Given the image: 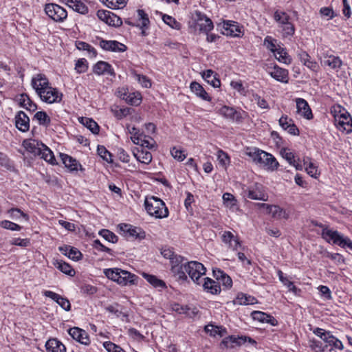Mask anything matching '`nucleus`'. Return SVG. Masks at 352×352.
Segmentation results:
<instances>
[{
	"label": "nucleus",
	"mask_w": 352,
	"mask_h": 352,
	"mask_svg": "<svg viewBox=\"0 0 352 352\" xmlns=\"http://www.w3.org/2000/svg\"><path fill=\"white\" fill-rule=\"evenodd\" d=\"M246 337H235L234 336H230L224 338L221 343V346L226 348H233L234 344L241 345L246 341Z\"/></svg>",
	"instance_id": "nucleus-29"
},
{
	"label": "nucleus",
	"mask_w": 352,
	"mask_h": 352,
	"mask_svg": "<svg viewBox=\"0 0 352 352\" xmlns=\"http://www.w3.org/2000/svg\"><path fill=\"white\" fill-rule=\"evenodd\" d=\"M274 52L278 61L285 64H289L291 63L292 59L285 49L279 46L278 48H275Z\"/></svg>",
	"instance_id": "nucleus-37"
},
{
	"label": "nucleus",
	"mask_w": 352,
	"mask_h": 352,
	"mask_svg": "<svg viewBox=\"0 0 352 352\" xmlns=\"http://www.w3.org/2000/svg\"><path fill=\"white\" fill-rule=\"evenodd\" d=\"M120 229L125 234V236L127 239L135 238V239H144L145 237V232L142 230L141 228L133 227L129 224H122Z\"/></svg>",
	"instance_id": "nucleus-14"
},
{
	"label": "nucleus",
	"mask_w": 352,
	"mask_h": 352,
	"mask_svg": "<svg viewBox=\"0 0 352 352\" xmlns=\"http://www.w3.org/2000/svg\"><path fill=\"white\" fill-rule=\"evenodd\" d=\"M134 156L139 162L146 164H149L152 160V155L148 151H142L139 155L134 154Z\"/></svg>",
	"instance_id": "nucleus-53"
},
{
	"label": "nucleus",
	"mask_w": 352,
	"mask_h": 352,
	"mask_svg": "<svg viewBox=\"0 0 352 352\" xmlns=\"http://www.w3.org/2000/svg\"><path fill=\"white\" fill-rule=\"evenodd\" d=\"M259 208L265 210L267 214H272L273 218L280 219H287L289 217V213L285 210L276 205H270L264 203H258L256 204Z\"/></svg>",
	"instance_id": "nucleus-11"
},
{
	"label": "nucleus",
	"mask_w": 352,
	"mask_h": 352,
	"mask_svg": "<svg viewBox=\"0 0 352 352\" xmlns=\"http://www.w3.org/2000/svg\"><path fill=\"white\" fill-rule=\"evenodd\" d=\"M45 348L47 352H65V345L56 338H52L47 341Z\"/></svg>",
	"instance_id": "nucleus-26"
},
{
	"label": "nucleus",
	"mask_w": 352,
	"mask_h": 352,
	"mask_svg": "<svg viewBox=\"0 0 352 352\" xmlns=\"http://www.w3.org/2000/svg\"><path fill=\"white\" fill-rule=\"evenodd\" d=\"M100 46L107 51L123 52L126 50V45L117 41H106L101 39Z\"/></svg>",
	"instance_id": "nucleus-16"
},
{
	"label": "nucleus",
	"mask_w": 352,
	"mask_h": 352,
	"mask_svg": "<svg viewBox=\"0 0 352 352\" xmlns=\"http://www.w3.org/2000/svg\"><path fill=\"white\" fill-rule=\"evenodd\" d=\"M81 252L76 248L72 247L68 252V257L73 261H79L82 257Z\"/></svg>",
	"instance_id": "nucleus-64"
},
{
	"label": "nucleus",
	"mask_w": 352,
	"mask_h": 352,
	"mask_svg": "<svg viewBox=\"0 0 352 352\" xmlns=\"http://www.w3.org/2000/svg\"><path fill=\"white\" fill-rule=\"evenodd\" d=\"M192 21L195 30L208 34L213 28L214 25L212 20L204 13L196 10L192 15Z\"/></svg>",
	"instance_id": "nucleus-6"
},
{
	"label": "nucleus",
	"mask_w": 352,
	"mask_h": 352,
	"mask_svg": "<svg viewBox=\"0 0 352 352\" xmlns=\"http://www.w3.org/2000/svg\"><path fill=\"white\" fill-rule=\"evenodd\" d=\"M111 9H119L124 7L127 0H100Z\"/></svg>",
	"instance_id": "nucleus-44"
},
{
	"label": "nucleus",
	"mask_w": 352,
	"mask_h": 352,
	"mask_svg": "<svg viewBox=\"0 0 352 352\" xmlns=\"http://www.w3.org/2000/svg\"><path fill=\"white\" fill-rule=\"evenodd\" d=\"M144 206L147 212L156 218L162 219L168 215V210L165 204L157 197L146 198Z\"/></svg>",
	"instance_id": "nucleus-2"
},
{
	"label": "nucleus",
	"mask_w": 352,
	"mask_h": 352,
	"mask_svg": "<svg viewBox=\"0 0 352 352\" xmlns=\"http://www.w3.org/2000/svg\"><path fill=\"white\" fill-rule=\"evenodd\" d=\"M0 226L7 230L12 231H19L21 229V226L8 220H3L0 222Z\"/></svg>",
	"instance_id": "nucleus-56"
},
{
	"label": "nucleus",
	"mask_w": 352,
	"mask_h": 352,
	"mask_svg": "<svg viewBox=\"0 0 352 352\" xmlns=\"http://www.w3.org/2000/svg\"><path fill=\"white\" fill-rule=\"evenodd\" d=\"M219 113L227 119L240 122L242 120L241 113L232 107L223 106L219 109Z\"/></svg>",
	"instance_id": "nucleus-23"
},
{
	"label": "nucleus",
	"mask_w": 352,
	"mask_h": 352,
	"mask_svg": "<svg viewBox=\"0 0 352 352\" xmlns=\"http://www.w3.org/2000/svg\"><path fill=\"white\" fill-rule=\"evenodd\" d=\"M108 16L109 18L107 24L115 27H119L122 25V22L121 19L115 14L110 12L109 16Z\"/></svg>",
	"instance_id": "nucleus-60"
},
{
	"label": "nucleus",
	"mask_w": 352,
	"mask_h": 352,
	"mask_svg": "<svg viewBox=\"0 0 352 352\" xmlns=\"http://www.w3.org/2000/svg\"><path fill=\"white\" fill-rule=\"evenodd\" d=\"M190 90L199 98L206 101H210L211 98L204 87L197 82H192L190 85Z\"/></svg>",
	"instance_id": "nucleus-28"
},
{
	"label": "nucleus",
	"mask_w": 352,
	"mask_h": 352,
	"mask_svg": "<svg viewBox=\"0 0 352 352\" xmlns=\"http://www.w3.org/2000/svg\"><path fill=\"white\" fill-rule=\"evenodd\" d=\"M131 110V108H120L118 106L112 107L111 109L113 115L118 120H121L130 114Z\"/></svg>",
	"instance_id": "nucleus-40"
},
{
	"label": "nucleus",
	"mask_w": 352,
	"mask_h": 352,
	"mask_svg": "<svg viewBox=\"0 0 352 352\" xmlns=\"http://www.w3.org/2000/svg\"><path fill=\"white\" fill-rule=\"evenodd\" d=\"M135 79L140 82L142 87L148 88L151 86V80L144 75L138 74L135 71L132 72Z\"/></svg>",
	"instance_id": "nucleus-49"
},
{
	"label": "nucleus",
	"mask_w": 352,
	"mask_h": 352,
	"mask_svg": "<svg viewBox=\"0 0 352 352\" xmlns=\"http://www.w3.org/2000/svg\"><path fill=\"white\" fill-rule=\"evenodd\" d=\"M76 47L80 50H86L89 52L91 56L95 57L97 54V52L94 47L90 45L89 44L83 42L78 41L76 43Z\"/></svg>",
	"instance_id": "nucleus-47"
},
{
	"label": "nucleus",
	"mask_w": 352,
	"mask_h": 352,
	"mask_svg": "<svg viewBox=\"0 0 352 352\" xmlns=\"http://www.w3.org/2000/svg\"><path fill=\"white\" fill-rule=\"evenodd\" d=\"M54 265L60 270L63 273L67 274L71 276H74L75 275V271L72 269L71 265L65 262L62 261H57Z\"/></svg>",
	"instance_id": "nucleus-42"
},
{
	"label": "nucleus",
	"mask_w": 352,
	"mask_h": 352,
	"mask_svg": "<svg viewBox=\"0 0 352 352\" xmlns=\"http://www.w3.org/2000/svg\"><path fill=\"white\" fill-rule=\"evenodd\" d=\"M33 119L36 120L40 125L44 126H48L51 122L50 118L47 116L46 112L42 111L36 112Z\"/></svg>",
	"instance_id": "nucleus-43"
},
{
	"label": "nucleus",
	"mask_w": 352,
	"mask_h": 352,
	"mask_svg": "<svg viewBox=\"0 0 352 352\" xmlns=\"http://www.w3.org/2000/svg\"><path fill=\"white\" fill-rule=\"evenodd\" d=\"M170 153L171 155L178 161H183L186 158V155L184 153V151L176 147H173L170 150Z\"/></svg>",
	"instance_id": "nucleus-63"
},
{
	"label": "nucleus",
	"mask_w": 352,
	"mask_h": 352,
	"mask_svg": "<svg viewBox=\"0 0 352 352\" xmlns=\"http://www.w3.org/2000/svg\"><path fill=\"white\" fill-rule=\"evenodd\" d=\"M213 276L226 289H229L232 286L231 278L220 269H214L212 271Z\"/></svg>",
	"instance_id": "nucleus-22"
},
{
	"label": "nucleus",
	"mask_w": 352,
	"mask_h": 352,
	"mask_svg": "<svg viewBox=\"0 0 352 352\" xmlns=\"http://www.w3.org/2000/svg\"><path fill=\"white\" fill-rule=\"evenodd\" d=\"M184 267L192 280L199 285L201 283L200 278L205 275L206 272L204 265L197 261H190L184 265Z\"/></svg>",
	"instance_id": "nucleus-7"
},
{
	"label": "nucleus",
	"mask_w": 352,
	"mask_h": 352,
	"mask_svg": "<svg viewBox=\"0 0 352 352\" xmlns=\"http://www.w3.org/2000/svg\"><path fill=\"white\" fill-rule=\"evenodd\" d=\"M171 272L179 280L182 282L187 280L188 277L186 274L187 272L184 270V265H173L171 267Z\"/></svg>",
	"instance_id": "nucleus-36"
},
{
	"label": "nucleus",
	"mask_w": 352,
	"mask_h": 352,
	"mask_svg": "<svg viewBox=\"0 0 352 352\" xmlns=\"http://www.w3.org/2000/svg\"><path fill=\"white\" fill-rule=\"evenodd\" d=\"M309 159L304 160V165H306V171L311 177L316 178L318 173L317 167L311 162H308Z\"/></svg>",
	"instance_id": "nucleus-50"
},
{
	"label": "nucleus",
	"mask_w": 352,
	"mask_h": 352,
	"mask_svg": "<svg viewBox=\"0 0 352 352\" xmlns=\"http://www.w3.org/2000/svg\"><path fill=\"white\" fill-rule=\"evenodd\" d=\"M322 63L325 66L329 67L331 69L338 71L342 65V61L339 56L332 54H326L324 56Z\"/></svg>",
	"instance_id": "nucleus-25"
},
{
	"label": "nucleus",
	"mask_w": 352,
	"mask_h": 352,
	"mask_svg": "<svg viewBox=\"0 0 352 352\" xmlns=\"http://www.w3.org/2000/svg\"><path fill=\"white\" fill-rule=\"evenodd\" d=\"M99 234L109 242L113 243L118 242V237L113 232L109 230L102 229L99 232Z\"/></svg>",
	"instance_id": "nucleus-46"
},
{
	"label": "nucleus",
	"mask_w": 352,
	"mask_h": 352,
	"mask_svg": "<svg viewBox=\"0 0 352 352\" xmlns=\"http://www.w3.org/2000/svg\"><path fill=\"white\" fill-rule=\"evenodd\" d=\"M204 283L203 284V287L204 291L212 294H217L220 293L221 287L219 283L210 278H204Z\"/></svg>",
	"instance_id": "nucleus-27"
},
{
	"label": "nucleus",
	"mask_w": 352,
	"mask_h": 352,
	"mask_svg": "<svg viewBox=\"0 0 352 352\" xmlns=\"http://www.w3.org/2000/svg\"><path fill=\"white\" fill-rule=\"evenodd\" d=\"M217 159L219 164L223 167H226V166L230 164V157L228 155L222 150L218 151Z\"/></svg>",
	"instance_id": "nucleus-54"
},
{
	"label": "nucleus",
	"mask_w": 352,
	"mask_h": 352,
	"mask_svg": "<svg viewBox=\"0 0 352 352\" xmlns=\"http://www.w3.org/2000/svg\"><path fill=\"white\" fill-rule=\"evenodd\" d=\"M19 104L20 107L26 109L30 111H35L37 109V105L30 98L29 96L26 94H22L19 98Z\"/></svg>",
	"instance_id": "nucleus-30"
},
{
	"label": "nucleus",
	"mask_w": 352,
	"mask_h": 352,
	"mask_svg": "<svg viewBox=\"0 0 352 352\" xmlns=\"http://www.w3.org/2000/svg\"><path fill=\"white\" fill-rule=\"evenodd\" d=\"M270 75L278 81L282 82H287L288 81V71L278 66L274 67V70L270 72Z\"/></svg>",
	"instance_id": "nucleus-32"
},
{
	"label": "nucleus",
	"mask_w": 352,
	"mask_h": 352,
	"mask_svg": "<svg viewBox=\"0 0 352 352\" xmlns=\"http://www.w3.org/2000/svg\"><path fill=\"white\" fill-rule=\"evenodd\" d=\"M93 72L98 76L106 74L113 77L116 76V73L112 66L109 63L102 60L98 61L94 65Z\"/></svg>",
	"instance_id": "nucleus-15"
},
{
	"label": "nucleus",
	"mask_w": 352,
	"mask_h": 352,
	"mask_svg": "<svg viewBox=\"0 0 352 352\" xmlns=\"http://www.w3.org/2000/svg\"><path fill=\"white\" fill-rule=\"evenodd\" d=\"M88 69L87 61L85 58L78 59L75 65V69L77 73L81 74L85 72Z\"/></svg>",
	"instance_id": "nucleus-59"
},
{
	"label": "nucleus",
	"mask_w": 352,
	"mask_h": 352,
	"mask_svg": "<svg viewBox=\"0 0 352 352\" xmlns=\"http://www.w3.org/2000/svg\"><path fill=\"white\" fill-rule=\"evenodd\" d=\"M31 85L41 100L46 103L59 102L62 100L63 94L56 88L50 86L49 80L43 74L34 75Z\"/></svg>",
	"instance_id": "nucleus-1"
},
{
	"label": "nucleus",
	"mask_w": 352,
	"mask_h": 352,
	"mask_svg": "<svg viewBox=\"0 0 352 352\" xmlns=\"http://www.w3.org/2000/svg\"><path fill=\"white\" fill-rule=\"evenodd\" d=\"M142 276L154 287L164 288L166 287L165 283L154 275L143 273Z\"/></svg>",
	"instance_id": "nucleus-39"
},
{
	"label": "nucleus",
	"mask_w": 352,
	"mask_h": 352,
	"mask_svg": "<svg viewBox=\"0 0 352 352\" xmlns=\"http://www.w3.org/2000/svg\"><path fill=\"white\" fill-rule=\"evenodd\" d=\"M256 302V300L254 297L252 296L246 295L243 293H239L237 295V297L235 300V303L241 305H253Z\"/></svg>",
	"instance_id": "nucleus-38"
},
{
	"label": "nucleus",
	"mask_w": 352,
	"mask_h": 352,
	"mask_svg": "<svg viewBox=\"0 0 352 352\" xmlns=\"http://www.w3.org/2000/svg\"><path fill=\"white\" fill-rule=\"evenodd\" d=\"M223 31L222 33L230 36H239L241 33V28L237 23L231 21H224L223 23Z\"/></svg>",
	"instance_id": "nucleus-21"
},
{
	"label": "nucleus",
	"mask_w": 352,
	"mask_h": 352,
	"mask_svg": "<svg viewBox=\"0 0 352 352\" xmlns=\"http://www.w3.org/2000/svg\"><path fill=\"white\" fill-rule=\"evenodd\" d=\"M103 346L108 352H125V351L119 345H117L110 341L104 342L103 343Z\"/></svg>",
	"instance_id": "nucleus-57"
},
{
	"label": "nucleus",
	"mask_w": 352,
	"mask_h": 352,
	"mask_svg": "<svg viewBox=\"0 0 352 352\" xmlns=\"http://www.w3.org/2000/svg\"><path fill=\"white\" fill-rule=\"evenodd\" d=\"M138 16L139 18V20L141 21L140 23H138L136 25V26H140V28H147L148 26V24L150 23L148 14L145 13V12L143 10H138ZM126 23L135 26V24L129 21H126Z\"/></svg>",
	"instance_id": "nucleus-34"
},
{
	"label": "nucleus",
	"mask_w": 352,
	"mask_h": 352,
	"mask_svg": "<svg viewBox=\"0 0 352 352\" xmlns=\"http://www.w3.org/2000/svg\"><path fill=\"white\" fill-rule=\"evenodd\" d=\"M43 144L41 142H38L35 140H25L23 142V146L29 153H32L34 156H40Z\"/></svg>",
	"instance_id": "nucleus-20"
},
{
	"label": "nucleus",
	"mask_w": 352,
	"mask_h": 352,
	"mask_svg": "<svg viewBox=\"0 0 352 352\" xmlns=\"http://www.w3.org/2000/svg\"><path fill=\"white\" fill-rule=\"evenodd\" d=\"M162 19L166 24H167L173 29L179 30L181 28V24L171 16L164 14L162 16Z\"/></svg>",
	"instance_id": "nucleus-51"
},
{
	"label": "nucleus",
	"mask_w": 352,
	"mask_h": 352,
	"mask_svg": "<svg viewBox=\"0 0 352 352\" xmlns=\"http://www.w3.org/2000/svg\"><path fill=\"white\" fill-rule=\"evenodd\" d=\"M297 112L307 120L313 118L311 109L308 102L303 98H296Z\"/></svg>",
	"instance_id": "nucleus-19"
},
{
	"label": "nucleus",
	"mask_w": 352,
	"mask_h": 352,
	"mask_svg": "<svg viewBox=\"0 0 352 352\" xmlns=\"http://www.w3.org/2000/svg\"><path fill=\"white\" fill-rule=\"evenodd\" d=\"M223 200L224 204H226L227 206L232 207L233 206L236 205V200L231 193L225 192L223 195Z\"/></svg>",
	"instance_id": "nucleus-62"
},
{
	"label": "nucleus",
	"mask_w": 352,
	"mask_h": 352,
	"mask_svg": "<svg viewBox=\"0 0 352 352\" xmlns=\"http://www.w3.org/2000/svg\"><path fill=\"white\" fill-rule=\"evenodd\" d=\"M60 157L65 167L69 168L70 170H77L78 166H80L76 160L67 154L61 153Z\"/></svg>",
	"instance_id": "nucleus-35"
},
{
	"label": "nucleus",
	"mask_w": 352,
	"mask_h": 352,
	"mask_svg": "<svg viewBox=\"0 0 352 352\" xmlns=\"http://www.w3.org/2000/svg\"><path fill=\"white\" fill-rule=\"evenodd\" d=\"M44 295L46 297L50 298L58 304L64 310L69 311L71 309V304L69 300L54 292L45 291Z\"/></svg>",
	"instance_id": "nucleus-18"
},
{
	"label": "nucleus",
	"mask_w": 352,
	"mask_h": 352,
	"mask_svg": "<svg viewBox=\"0 0 352 352\" xmlns=\"http://www.w3.org/2000/svg\"><path fill=\"white\" fill-rule=\"evenodd\" d=\"M128 129H129V133L132 135V136H131L132 142L135 144L139 145L140 144L141 138L143 137V134L140 133L139 129L135 126H132L131 128H129V126Z\"/></svg>",
	"instance_id": "nucleus-48"
},
{
	"label": "nucleus",
	"mask_w": 352,
	"mask_h": 352,
	"mask_svg": "<svg viewBox=\"0 0 352 352\" xmlns=\"http://www.w3.org/2000/svg\"><path fill=\"white\" fill-rule=\"evenodd\" d=\"M278 275L280 280L289 289V290L296 292L297 290L296 287L294 285V283L287 279V278L284 277L283 273L282 271L278 270Z\"/></svg>",
	"instance_id": "nucleus-55"
},
{
	"label": "nucleus",
	"mask_w": 352,
	"mask_h": 352,
	"mask_svg": "<svg viewBox=\"0 0 352 352\" xmlns=\"http://www.w3.org/2000/svg\"><path fill=\"white\" fill-rule=\"evenodd\" d=\"M75 2L76 4L72 5V9L74 11L83 14L88 12V8L84 3L80 0L75 1Z\"/></svg>",
	"instance_id": "nucleus-61"
},
{
	"label": "nucleus",
	"mask_w": 352,
	"mask_h": 352,
	"mask_svg": "<svg viewBox=\"0 0 352 352\" xmlns=\"http://www.w3.org/2000/svg\"><path fill=\"white\" fill-rule=\"evenodd\" d=\"M251 316L254 320H258L261 322H266L272 326H276L278 321L272 316L260 311H254L252 312Z\"/></svg>",
	"instance_id": "nucleus-24"
},
{
	"label": "nucleus",
	"mask_w": 352,
	"mask_h": 352,
	"mask_svg": "<svg viewBox=\"0 0 352 352\" xmlns=\"http://www.w3.org/2000/svg\"><path fill=\"white\" fill-rule=\"evenodd\" d=\"M217 74L212 69H207L202 73L203 78L214 87H219L221 85L220 80L217 77Z\"/></svg>",
	"instance_id": "nucleus-31"
},
{
	"label": "nucleus",
	"mask_w": 352,
	"mask_h": 352,
	"mask_svg": "<svg viewBox=\"0 0 352 352\" xmlns=\"http://www.w3.org/2000/svg\"><path fill=\"white\" fill-rule=\"evenodd\" d=\"M274 19L281 29L283 36H292L295 32L294 24L291 22L290 16L285 12L276 10L274 14Z\"/></svg>",
	"instance_id": "nucleus-5"
},
{
	"label": "nucleus",
	"mask_w": 352,
	"mask_h": 352,
	"mask_svg": "<svg viewBox=\"0 0 352 352\" xmlns=\"http://www.w3.org/2000/svg\"><path fill=\"white\" fill-rule=\"evenodd\" d=\"M243 195L245 197L254 200L267 201L268 197L265 192L263 185L258 183L243 188Z\"/></svg>",
	"instance_id": "nucleus-8"
},
{
	"label": "nucleus",
	"mask_w": 352,
	"mask_h": 352,
	"mask_svg": "<svg viewBox=\"0 0 352 352\" xmlns=\"http://www.w3.org/2000/svg\"><path fill=\"white\" fill-rule=\"evenodd\" d=\"M80 122L89 129L94 134H98L100 131V126L93 119L82 117L79 119Z\"/></svg>",
	"instance_id": "nucleus-33"
},
{
	"label": "nucleus",
	"mask_w": 352,
	"mask_h": 352,
	"mask_svg": "<svg viewBox=\"0 0 352 352\" xmlns=\"http://www.w3.org/2000/svg\"><path fill=\"white\" fill-rule=\"evenodd\" d=\"M343 111V113L334 116L335 124L340 131L349 133L352 131V118L347 111Z\"/></svg>",
	"instance_id": "nucleus-10"
},
{
	"label": "nucleus",
	"mask_w": 352,
	"mask_h": 352,
	"mask_svg": "<svg viewBox=\"0 0 352 352\" xmlns=\"http://www.w3.org/2000/svg\"><path fill=\"white\" fill-rule=\"evenodd\" d=\"M123 99L125 100L128 104L135 106L140 104L141 102V98L136 96L135 93H131L128 95L125 94Z\"/></svg>",
	"instance_id": "nucleus-52"
},
{
	"label": "nucleus",
	"mask_w": 352,
	"mask_h": 352,
	"mask_svg": "<svg viewBox=\"0 0 352 352\" xmlns=\"http://www.w3.org/2000/svg\"><path fill=\"white\" fill-rule=\"evenodd\" d=\"M15 126L22 132H26L30 129V118L26 113L20 111L15 116Z\"/></svg>",
	"instance_id": "nucleus-17"
},
{
	"label": "nucleus",
	"mask_w": 352,
	"mask_h": 352,
	"mask_svg": "<svg viewBox=\"0 0 352 352\" xmlns=\"http://www.w3.org/2000/svg\"><path fill=\"white\" fill-rule=\"evenodd\" d=\"M46 14L56 22H63L67 16V12L60 6L47 3L45 6Z\"/></svg>",
	"instance_id": "nucleus-9"
},
{
	"label": "nucleus",
	"mask_w": 352,
	"mask_h": 352,
	"mask_svg": "<svg viewBox=\"0 0 352 352\" xmlns=\"http://www.w3.org/2000/svg\"><path fill=\"white\" fill-rule=\"evenodd\" d=\"M262 150L256 148H248L246 154L250 156L252 161L257 164L258 162V157L261 155Z\"/></svg>",
	"instance_id": "nucleus-58"
},
{
	"label": "nucleus",
	"mask_w": 352,
	"mask_h": 352,
	"mask_svg": "<svg viewBox=\"0 0 352 352\" xmlns=\"http://www.w3.org/2000/svg\"><path fill=\"white\" fill-rule=\"evenodd\" d=\"M41 146H43V148L40 155L41 158L43 159L51 164H55L56 159L52 151L45 144H42Z\"/></svg>",
	"instance_id": "nucleus-41"
},
{
	"label": "nucleus",
	"mask_w": 352,
	"mask_h": 352,
	"mask_svg": "<svg viewBox=\"0 0 352 352\" xmlns=\"http://www.w3.org/2000/svg\"><path fill=\"white\" fill-rule=\"evenodd\" d=\"M69 334L72 338L84 345H89L90 344V339L88 333L83 329L78 327H72L68 330Z\"/></svg>",
	"instance_id": "nucleus-13"
},
{
	"label": "nucleus",
	"mask_w": 352,
	"mask_h": 352,
	"mask_svg": "<svg viewBox=\"0 0 352 352\" xmlns=\"http://www.w3.org/2000/svg\"><path fill=\"white\" fill-rule=\"evenodd\" d=\"M104 274L109 278L122 285L135 284L138 277L130 272L119 268L105 269Z\"/></svg>",
	"instance_id": "nucleus-3"
},
{
	"label": "nucleus",
	"mask_w": 352,
	"mask_h": 352,
	"mask_svg": "<svg viewBox=\"0 0 352 352\" xmlns=\"http://www.w3.org/2000/svg\"><path fill=\"white\" fill-rule=\"evenodd\" d=\"M322 238L327 243H332L341 248H349L352 250V241L349 237H344L342 234L336 230H333L329 228H324L321 233Z\"/></svg>",
	"instance_id": "nucleus-4"
},
{
	"label": "nucleus",
	"mask_w": 352,
	"mask_h": 352,
	"mask_svg": "<svg viewBox=\"0 0 352 352\" xmlns=\"http://www.w3.org/2000/svg\"><path fill=\"white\" fill-rule=\"evenodd\" d=\"M257 164L267 169L274 170L277 168L278 163L272 154L263 151L261 155L258 157Z\"/></svg>",
	"instance_id": "nucleus-12"
},
{
	"label": "nucleus",
	"mask_w": 352,
	"mask_h": 352,
	"mask_svg": "<svg viewBox=\"0 0 352 352\" xmlns=\"http://www.w3.org/2000/svg\"><path fill=\"white\" fill-rule=\"evenodd\" d=\"M98 155L108 163H113L112 154L102 145H98L97 148Z\"/></svg>",
	"instance_id": "nucleus-45"
}]
</instances>
